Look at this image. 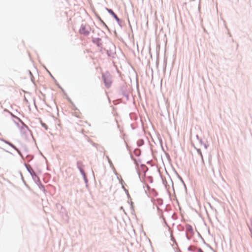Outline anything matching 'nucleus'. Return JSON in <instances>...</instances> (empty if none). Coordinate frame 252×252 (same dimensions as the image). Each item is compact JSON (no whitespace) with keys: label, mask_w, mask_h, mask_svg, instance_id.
<instances>
[{"label":"nucleus","mask_w":252,"mask_h":252,"mask_svg":"<svg viewBox=\"0 0 252 252\" xmlns=\"http://www.w3.org/2000/svg\"><path fill=\"white\" fill-rule=\"evenodd\" d=\"M79 32L81 34L87 35L89 34L90 32L86 25H82L79 30Z\"/></svg>","instance_id":"1"},{"label":"nucleus","mask_w":252,"mask_h":252,"mask_svg":"<svg viewBox=\"0 0 252 252\" xmlns=\"http://www.w3.org/2000/svg\"><path fill=\"white\" fill-rule=\"evenodd\" d=\"M108 12L111 14L112 15L114 18L118 21L119 22L120 21V19L118 17V16L115 14V13L111 9H108L107 10Z\"/></svg>","instance_id":"2"},{"label":"nucleus","mask_w":252,"mask_h":252,"mask_svg":"<svg viewBox=\"0 0 252 252\" xmlns=\"http://www.w3.org/2000/svg\"><path fill=\"white\" fill-rule=\"evenodd\" d=\"M104 82L105 84V86L108 88L111 86V81L109 80H108L106 78H104Z\"/></svg>","instance_id":"3"},{"label":"nucleus","mask_w":252,"mask_h":252,"mask_svg":"<svg viewBox=\"0 0 252 252\" xmlns=\"http://www.w3.org/2000/svg\"><path fill=\"white\" fill-rule=\"evenodd\" d=\"M194 252H203L201 249H196L194 250Z\"/></svg>","instance_id":"4"},{"label":"nucleus","mask_w":252,"mask_h":252,"mask_svg":"<svg viewBox=\"0 0 252 252\" xmlns=\"http://www.w3.org/2000/svg\"><path fill=\"white\" fill-rule=\"evenodd\" d=\"M159 202H160V201H159V200L158 199V204H159Z\"/></svg>","instance_id":"5"},{"label":"nucleus","mask_w":252,"mask_h":252,"mask_svg":"<svg viewBox=\"0 0 252 252\" xmlns=\"http://www.w3.org/2000/svg\"><path fill=\"white\" fill-rule=\"evenodd\" d=\"M251 223H252V220H251Z\"/></svg>","instance_id":"6"}]
</instances>
